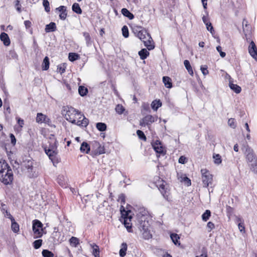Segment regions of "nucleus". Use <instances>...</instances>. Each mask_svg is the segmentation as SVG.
<instances>
[{
	"label": "nucleus",
	"mask_w": 257,
	"mask_h": 257,
	"mask_svg": "<svg viewBox=\"0 0 257 257\" xmlns=\"http://www.w3.org/2000/svg\"><path fill=\"white\" fill-rule=\"evenodd\" d=\"M13 180V174L7 163H3L0 170V181L5 185L11 184Z\"/></svg>",
	"instance_id": "obj_2"
},
{
	"label": "nucleus",
	"mask_w": 257,
	"mask_h": 257,
	"mask_svg": "<svg viewBox=\"0 0 257 257\" xmlns=\"http://www.w3.org/2000/svg\"><path fill=\"white\" fill-rule=\"evenodd\" d=\"M56 11H59L60 14L59 15L60 19L64 20L66 19L67 15L66 7L64 6H61L56 9Z\"/></svg>",
	"instance_id": "obj_12"
},
{
	"label": "nucleus",
	"mask_w": 257,
	"mask_h": 257,
	"mask_svg": "<svg viewBox=\"0 0 257 257\" xmlns=\"http://www.w3.org/2000/svg\"><path fill=\"white\" fill-rule=\"evenodd\" d=\"M226 211L228 215L230 216L233 213V209L229 206H226Z\"/></svg>",
	"instance_id": "obj_59"
},
{
	"label": "nucleus",
	"mask_w": 257,
	"mask_h": 257,
	"mask_svg": "<svg viewBox=\"0 0 257 257\" xmlns=\"http://www.w3.org/2000/svg\"><path fill=\"white\" fill-rule=\"evenodd\" d=\"M80 151L81 153L88 154L90 151V147L87 143L83 142L81 145Z\"/></svg>",
	"instance_id": "obj_14"
},
{
	"label": "nucleus",
	"mask_w": 257,
	"mask_h": 257,
	"mask_svg": "<svg viewBox=\"0 0 257 257\" xmlns=\"http://www.w3.org/2000/svg\"><path fill=\"white\" fill-rule=\"evenodd\" d=\"M235 120L234 118H230L228 119V124L231 127L234 128L236 127Z\"/></svg>",
	"instance_id": "obj_50"
},
{
	"label": "nucleus",
	"mask_w": 257,
	"mask_h": 257,
	"mask_svg": "<svg viewBox=\"0 0 257 257\" xmlns=\"http://www.w3.org/2000/svg\"><path fill=\"white\" fill-rule=\"evenodd\" d=\"M43 6L46 12L49 13L50 12V3L48 0H43Z\"/></svg>",
	"instance_id": "obj_43"
},
{
	"label": "nucleus",
	"mask_w": 257,
	"mask_h": 257,
	"mask_svg": "<svg viewBox=\"0 0 257 257\" xmlns=\"http://www.w3.org/2000/svg\"><path fill=\"white\" fill-rule=\"evenodd\" d=\"M250 169L254 173L257 172V157L251 148H247L246 153H244Z\"/></svg>",
	"instance_id": "obj_3"
},
{
	"label": "nucleus",
	"mask_w": 257,
	"mask_h": 257,
	"mask_svg": "<svg viewBox=\"0 0 257 257\" xmlns=\"http://www.w3.org/2000/svg\"><path fill=\"white\" fill-rule=\"evenodd\" d=\"M127 244L125 242H123L121 244V247L119 250V255L121 257H124L126 254V251L127 250Z\"/></svg>",
	"instance_id": "obj_24"
},
{
	"label": "nucleus",
	"mask_w": 257,
	"mask_h": 257,
	"mask_svg": "<svg viewBox=\"0 0 257 257\" xmlns=\"http://www.w3.org/2000/svg\"><path fill=\"white\" fill-rule=\"evenodd\" d=\"M70 245L73 247H76L79 244V239L75 237L72 236L69 239Z\"/></svg>",
	"instance_id": "obj_32"
},
{
	"label": "nucleus",
	"mask_w": 257,
	"mask_h": 257,
	"mask_svg": "<svg viewBox=\"0 0 257 257\" xmlns=\"http://www.w3.org/2000/svg\"><path fill=\"white\" fill-rule=\"evenodd\" d=\"M163 81L165 86L168 88H171L172 87L171 79L168 76H164L163 77Z\"/></svg>",
	"instance_id": "obj_21"
},
{
	"label": "nucleus",
	"mask_w": 257,
	"mask_h": 257,
	"mask_svg": "<svg viewBox=\"0 0 257 257\" xmlns=\"http://www.w3.org/2000/svg\"><path fill=\"white\" fill-rule=\"evenodd\" d=\"M23 166L27 170L28 176L31 178L37 177L35 172L34 171L33 163L31 160L24 162Z\"/></svg>",
	"instance_id": "obj_6"
},
{
	"label": "nucleus",
	"mask_w": 257,
	"mask_h": 257,
	"mask_svg": "<svg viewBox=\"0 0 257 257\" xmlns=\"http://www.w3.org/2000/svg\"><path fill=\"white\" fill-rule=\"evenodd\" d=\"M206 29L207 30L209 31L211 34L213 35L214 33H215V32H214V29H213V26H212V24L210 22V23H208V24H207L206 25Z\"/></svg>",
	"instance_id": "obj_51"
},
{
	"label": "nucleus",
	"mask_w": 257,
	"mask_h": 257,
	"mask_svg": "<svg viewBox=\"0 0 257 257\" xmlns=\"http://www.w3.org/2000/svg\"><path fill=\"white\" fill-rule=\"evenodd\" d=\"M121 12L123 16L127 17L130 20H133L134 18V15L126 8H122Z\"/></svg>",
	"instance_id": "obj_18"
},
{
	"label": "nucleus",
	"mask_w": 257,
	"mask_h": 257,
	"mask_svg": "<svg viewBox=\"0 0 257 257\" xmlns=\"http://www.w3.org/2000/svg\"><path fill=\"white\" fill-rule=\"evenodd\" d=\"M122 34L124 38H127L129 36L128 28L126 26H123L121 29Z\"/></svg>",
	"instance_id": "obj_46"
},
{
	"label": "nucleus",
	"mask_w": 257,
	"mask_h": 257,
	"mask_svg": "<svg viewBox=\"0 0 257 257\" xmlns=\"http://www.w3.org/2000/svg\"><path fill=\"white\" fill-rule=\"evenodd\" d=\"M184 64L186 69L187 70L188 73L190 75H192L193 74V72L189 61L187 60H185L184 62Z\"/></svg>",
	"instance_id": "obj_33"
},
{
	"label": "nucleus",
	"mask_w": 257,
	"mask_h": 257,
	"mask_svg": "<svg viewBox=\"0 0 257 257\" xmlns=\"http://www.w3.org/2000/svg\"><path fill=\"white\" fill-rule=\"evenodd\" d=\"M83 36L85 38L86 41V45L89 46L92 44V40L89 34L87 32H84L83 33Z\"/></svg>",
	"instance_id": "obj_31"
},
{
	"label": "nucleus",
	"mask_w": 257,
	"mask_h": 257,
	"mask_svg": "<svg viewBox=\"0 0 257 257\" xmlns=\"http://www.w3.org/2000/svg\"><path fill=\"white\" fill-rule=\"evenodd\" d=\"M96 127L98 131L103 132L106 130L107 126L103 122H97L96 124Z\"/></svg>",
	"instance_id": "obj_38"
},
{
	"label": "nucleus",
	"mask_w": 257,
	"mask_h": 257,
	"mask_svg": "<svg viewBox=\"0 0 257 257\" xmlns=\"http://www.w3.org/2000/svg\"><path fill=\"white\" fill-rule=\"evenodd\" d=\"M170 237L171 240H172L173 242L175 244L180 245V243L179 242L178 240L180 239V237L179 235L176 233H172L170 235Z\"/></svg>",
	"instance_id": "obj_29"
},
{
	"label": "nucleus",
	"mask_w": 257,
	"mask_h": 257,
	"mask_svg": "<svg viewBox=\"0 0 257 257\" xmlns=\"http://www.w3.org/2000/svg\"><path fill=\"white\" fill-rule=\"evenodd\" d=\"M248 52L252 58L257 60V48L252 41H251L248 46Z\"/></svg>",
	"instance_id": "obj_10"
},
{
	"label": "nucleus",
	"mask_w": 257,
	"mask_h": 257,
	"mask_svg": "<svg viewBox=\"0 0 257 257\" xmlns=\"http://www.w3.org/2000/svg\"><path fill=\"white\" fill-rule=\"evenodd\" d=\"M139 55L142 60H144L149 56V52L147 49L144 48L139 52Z\"/></svg>",
	"instance_id": "obj_23"
},
{
	"label": "nucleus",
	"mask_w": 257,
	"mask_h": 257,
	"mask_svg": "<svg viewBox=\"0 0 257 257\" xmlns=\"http://www.w3.org/2000/svg\"><path fill=\"white\" fill-rule=\"evenodd\" d=\"M72 11L77 14H82V10L79 6V5L77 3H74L72 7Z\"/></svg>",
	"instance_id": "obj_28"
},
{
	"label": "nucleus",
	"mask_w": 257,
	"mask_h": 257,
	"mask_svg": "<svg viewBox=\"0 0 257 257\" xmlns=\"http://www.w3.org/2000/svg\"><path fill=\"white\" fill-rule=\"evenodd\" d=\"M5 213V216L10 218L11 220H12V219H14V218L12 216V215L11 214V213L8 212V210H6Z\"/></svg>",
	"instance_id": "obj_63"
},
{
	"label": "nucleus",
	"mask_w": 257,
	"mask_h": 257,
	"mask_svg": "<svg viewBox=\"0 0 257 257\" xmlns=\"http://www.w3.org/2000/svg\"><path fill=\"white\" fill-rule=\"evenodd\" d=\"M137 134L140 139L146 141L147 138L143 132L141 130H138L137 131Z\"/></svg>",
	"instance_id": "obj_48"
},
{
	"label": "nucleus",
	"mask_w": 257,
	"mask_h": 257,
	"mask_svg": "<svg viewBox=\"0 0 257 257\" xmlns=\"http://www.w3.org/2000/svg\"><path fill=\"white\" fill-rule=\"evenodd\" d=\"M16 119L17 120V123L19 125V126L21 128L23 127V125H24V120L20 117H17Z\"/></svg>",
	"instance_id": "obj_57"
},
{
	"label": "nucleus",
	"mask_w": 257,
	"mask_h": 257,
	"mask_svg": "<svg viewBox=\"0 0 257 257\" xmlns=\"http://www.w3.org/2000/svg\"><path fill=\"white\" fill-rule=\"evenodd\" d=\"M11 229L15 233H18L19 231V225L17 223L15 219L11 220Z\"/></svg>",
	"instance_id": "obj_26"
},
{
	"label": "nucleus",
	"mask_w": 257,
	"mask_h": 257,
	"mask_svg": "<svg viewBox=\"0 0 257 257\" xmlns=\"http://www.w3.org/2000/svg\"><path fill=\"white\" fill-rule=\"evenodd\" d=\"M115 110L118 114H122L124 110V108L121 105L118 104L115 107Z\"/></svg>",
	"instance_id": "obj_49"
},
{
	"label": "nucleus",
	"mask_w": 257,
	"mask_h": 257,
	"mask_svg": "<svg viewBox=\"0 0 257 257\" xmlns=\"http://www.w3.org/2000/svg\"><path fill=\"white\" fill-rule=\"evenodd\" d=\"M78 92L81 96H84L88 93V89L83 86H80L78 88Z\"/></svg>",
	"instance_id": "obj_34"
},
{
	"label": "nucleus",
	"mask_w": 257,
	"mask_h": 257,
	"mask_svg": "<svg viewBox=\"0 0 257 257\" xmlns=\"http://www.w3.org/2000/svg\"><path fill=\"white\" fill-rule=\"evenodd\" d=\"M105 153V149L103 146H101L99 143L94 141L93 143V148L90 155L93 157Z\"/></svg>",
	"instance_id": "obj_5"
},
{
	"label": "nucleus",
	"mask_w": 257,
	"mask_h": 257,
	"mask_svg": "<svg viewBox=\"0 0 257 257\" xmlns=\"http://www.w3.org/2000/svg\"><path fill=\"white\" fill-rule=\"evenodd\" d=\"M211 216V212L209 210H206L202 215V219L203 221H206Z\"/></svg>",
	"instance_id": "obj_41"
},
{
	"label": "nucleus",
	"mask_w": 257,
	"mask_h": 257,
	"mask_svg": "<svg viewBox=\"0 0 257 257\" xmlns=\"http://www.w3.org/2000/svg\"><path fill=\"white\" fill-rule=\"evenodd\" d=\"M0 39L5 46H8L10 45L11 43L10 40L7 33L5 32L2 33L0 35Z\"/></svg>",
	"instance_id": "obj_13"
},
{
	"label": "nucleus",
	"mask_w": 257,
	"mask_h": 257,
	"mask_svg": "<svg viewBox=\"0 0 257 257\" xmlns=\"http://www.w3.org/2000/svg\"><path fill=\"white\" fill-rule=\"evenodd\" d=\"M149 34H150L146 30L143 29H141V31H139L137 37L143 41V40L147 38V36Z\"/></svg>",
	"instance_id": "obj_19"
},
{
	"label": "nucleus",
	"mask_w": 257,
	"mask_h": 257,
	"mask_svg": "<svg viewBox=\"0 0 257 257\" xmlns=\"http://www.w3.org/2000/svg\"><path fill=\"white\" fill-rule=\"evenodd\" d=\"M90 246L92 249V253L94 257H100V251L98 246L95 243L90 244Z\"/></svg>",
	"instance_id": "obj_16"
},
{
	"label": "nucleus",
	"mask_w": 257,
	"mask_h": 257,
	"mask_svg": "<svg viewBox=\"0 0 257 257\" xmlns=\"http://www.w3.org/2000/svg\"><path fill=\"white\" fill-rule=\"evenodd\" d=\"M42 254L43 257H54V253L48 249H44Z\"/></svg>",
	"instance_id": "obj_42"
},
{
	"label": "nucleus",
	"mask_w": 257,
	"mask_h": 257,
	"mask_svg": "<svg viewBox=\"0 0 257 257\" xmlns=\"http://www.w3.org/2000/svg\"><path fill=\"white\" fill-rule=\"evenodd\" d=\"M237 221L238 222V227L240 232H244L245 228L243 223V220L240 217L237 218Z\"/></svg>",
	"instance_id": "obj_36"
},
{
	"label": "nucleus",
	"mask_w": 257,
	"mask_h": 257,
	"mask_svg": "<svg viewBox=\"0 0 257 257\" xmlns=\"http://www.w3.org/2000/svg\"><path fill=\"white\" fill-rule=\"evenodd\" d=\"M216 50L219 53L220 56L222 58H224L225 56L226 53L222 51V48L221 46H218L216 47Z\"/></svg>",
	"instance_id": "obj_53"
},
{
	"label": "nucleus",
	"mask_w": 257,
	"mask_h": 257,
	"mask_svg": "<svg viewBox=\"0 0 257 257\" xmlns=\"http://www.w3.org/2000/svg\"><path fill=\"white\" fill-rule=\"evenodd\" d=\"M152 147L157 154L165 155L166 151L163 147L161 142L159 140H156L152 143Z\"/></svg>",
	"instance_id": "obj_8"
},
{
	"label": "nucleus",
	"mask_w": 257,
	"mask_h": 257,
	"mask_svg": "<svg viewBox=\"0 0 257 257\" xmlns=\"http://www.w3.org/2000/svg\"><path fill=\"white\" fill-rule=\"evenodd\" d=\"M46 117V115L43 114L42 113H38L36 117V121L38 123H43L44 122Z\"/></svg>",
	"instance_id": "obj_35"
},
{
	"label": "nucleus",
	"mask_w": 257,
	"mask_h": 257,
	"mask_svg": "<svg viewBox=\"0 0 257 257\" xmlns=\"http://www.w3.org/2000/svg\"><path fill=\"white\" fill-rule=\"evenodd\" d=\"M229 86L230 88L233 91H234L235 93H239L241 92V87L237 85V84H233L230 82Z\"/></svg>",
	"instance_id": "obj_22"
},
{
	"label": "nucleus",
	"mask_w": 257,
	"mask_h": 257,
	"mask_svg": "<svg viewBox=\"0 0 257 257\" xmlns=\"http://www.w3.org/2000/svg\"><path fill=\"white\" fill-rule=\"evenodd\" d=\"M66 66L65 63H63L58 66L57 71L61 74L65 71Z\"/></svg>",
	"instance_id": "obj_45"
},
{
	"label": "nucleus",
	"mask_w": 257,
	"mask_h": 257,
	"mask_svg": "<svg viewBox=\"0 0 257 257\" xmlns=\"http://www.w3.org/2000/svg\"><path fill=\"white\" fill-rule=\"evenodd\" d=\"M143 42L144 44V45L147 48V49L149 50H153L155 46L154 45V43H152L153 39L150 34L148 35L147 36V38L143 40Z\"/></svg>",
	"instance_id": "obj_11"
},
{
	"label": "nucleus",
	"mask_w": 257,
	"mask_h": 257,
	"mask_svg": "<svg viewBox=\"0 0 257 257\" xmlns=\"http://www.w3.org/2000/svg\"><path fill=\"white\" fill-rule=\"evenodd\" d=\"M125 197L124 194H121L119 195V196L118 197V201H120L121 205H122L125 203Z\"/></svg>",
	"instance_id": "obj_55"
},
{
	"label": "nucleus",
	"mask_w": 257,
	"mask_h": 257,
	"mask_svg": "<svg viewBox=\"0 0 257 257\" xmlns=\"http://www.w3.org/2000/svg\"><path fill=\"white\" fill-rule=\"evenodd\" d=\"M156 120V119L152 115H147L140 120V124L142 126H145L146 125L149 126Z\"/></svg>",
	"instance_id": "obj_9"
},
{
	"label": "nucleus",
	"mask_w": 257,
	"mask_h": 257,
	"mask_svg": "<svg viewBox=\"0 0 257 257\" xmlns=\"http://www.w3.org/2000/svg\"><path fill=\"white\" fill-rule=\"evenodd\" d=\"M44 123L47 124L49 126H52V121H51V119L49 117H48L47 116L44 121Z\"/></svg>",
	"instance_id": "obj_62"
},
{
	"label": "nucleus",
	"mask_w": 257,
	"mask_h": 257,
	"mask_svg": "<svg viewBox=\"0 0 257 257\" xmlns=\"http://www.w3.org/2000/svg\"><path fill=\"white\" fill-rule=\"evenodd\" d=\"M45 30L46 33L55 31L56 30V24L54 22H51L46 26Z\"/></svg>",
	"instance_id": "obj_17"
},
{
	"label": "nucleus",
	"mask_w": 257,
	"mask_h": 257,
	"mask_svg": "<svg viewBox=\"0 0 257 257\" xmlns=\"http://www.w3.org/2000/svg\"><path fill=\"white\" fill-rule=\"evenodd\" d=\"M79 57V55L75 53H70L68 56L69 60L71 62L78 60Z\"/></svg>",
	"instance_id": "obj_40"
},
{
	"label": "nucleus",
	"mask_w": 257,
	"mask_h": 257,
	"mask_svg": "<svg viewBox=\"0 0 257 257\" xmlns=\"http://www.w3.org/2000/svg\"><path fill=\"white\" fill-rule=\"evenodd\" d=\"M42 240L40 239L35 240L33 243L34 247L35 249L39 248L42 245Z\"/></svg>",
	"instance_id": "obj_44"
},
{
	"label": "nucleus",
	"mask_w": 257,
	"mask_h": 257,
	"mask_svg": "<svg viewBox=\"0 0 257 257\" xmlns=\"http://www.w3.org/2000/svg\"><path fill=\"white\" fill-rule=\"evenodd\" d=\"M186 162V158L184 156H181L179 159V163L181 164H185Z\"/></svg>",
	"instance_id": "obj_64"
},
{
	"label": "nucleus",
	"mask_w": 257,
	"mask_h": 257,
	"mask_svg": "<svg viewBox=\"0 0 257 257\" xmlns=\"http://www.w3.org/2000/svg\"><path fill=\"white\" fill-rule=\"evenodd\" d=\"M49 59L47 56H46L43 59L42 68L43 70H47L49 68Z\"/></svg>",
	"instance_id": "obj_25"
},
{
	"label": "nucleus",
	"mask_w": 257,
	"mask_h": 257,
	"mask_svg": "<svg viewBox=\"0 0 257 257\" xmlns=\"http://www.w3.org/2000/svg\"><path fill=\"white\" fill-rule=\"evenodd\" d=\"M83 116V118L82 120H78L76 121V124L79 126H85L86 127L89 123L88 119L86 118L84 116Z\"/></svg>",
	"instance_id": "obj_27"
},
{
	"label": "nucleus",
	"mask_w": 257,
	"mask_h": 257,
	"mask_svg": "<svg viewBox=\"0 0 257 257\" xmlns=\"http://www.w3.org/2000/svg\"><path fill=\"white\" fill-rule=\"evenodd\" d=\"M43 224L38 219H35L32 222V229L34 232V238H40L43 236Z\"/></svg>",
	"instance_id": "obj_4"
},
{
	"label": "nucleus",
	"mask_w": 257,
	"mask_h": 257,
	"mask_svg": "<svg viewBox=\"0 0 257 257\" xmlns=\"http://www.w3.org/2000/svg\"><path fill=\"white\" fill-rule=\"evenodd\" d=\"M201 71L204 75H206L208 74V71L207 70V66L206 65L201 66Z\"/></svg>",
	"instance_id": "obj_54"
},
{
	"label": "nucleus",
	"mask_w": 257,
	"mask_h": 257,
	"mask_svg": "<svg viewBox=\"0 0 257 257\" xmlns=\"http://www.w3.org/2000/svg\"><path fill=\"white\" fill-rule=\"evenodd\" d=\"M198 256L200 257H208L206 248L205 247H203L201 249V254Z\"/></svg>",
	"instance_id": "obj_56"
},
{
	"label": "nucleus",
	"mask_w": 257,
	"mask_h": 257,
	"mask_svg": "<svg viewBox=\"0 0 257 257\" xmlns=\"http://www.w3.org/2000/svg\"><path fill=\"white\" fill-rule=\"evenodd\" d=\"M207 227L209 229L208 232H210L215 227V225L213 222L209 221L207 223Z\"/></svg>",
	"instance_id": "obj_58"
},
{
	"label": "nucleus",
	"mask_w": 257,
	"mask_h": 257,
	"mask_svg": "<svg viewBox=\"0 0 257 257\" xmlns=\"http://www.w3.org/2000/svg\"><path fill=\"white\" fill-rule=\"evenodd\" d=\"M124 221H123V224L124 226L126 227L127 230L129 232H132V224L130 223V221L131 220V217L129 218L127 216H124Z\"/></svg>",
	"instance_id": "obj_15"
},
{
	"label": "nucleus",
	"mask_w": 257,
	"mask_h": 257,
	"mask_svg": "<svg viewBox=\"0 0 257 257\" xmlns=\"http://www.w3.org/2000/svg\"><path fill=\"white\" fill-rule=\"evenodd\" d=\"M10 138L11 140V143L13 145H15L16 143V139L15 136L13 134H10Z\"/></svg>",
	"instance_id": "obj_61"
},
{
	"label": "nucleus",
	"mask_w": 257,
	"mask_h": 257,
	"mask_svg": "<svg viewBox=\"0 0 257 257\" xmlns=\"http://www.w3.org/2000/svg\"><path fill=\"white\" fill-rule=\"evenodd\" d=\"M213 158L214 159V162L215 164L219 165L221 163V157L219 154H214L213 155Z\"/></svg>",
	"instance_id": "obj_39"
},
{
	"label": "nucleus",
	"mask_w": 257,
	"mask_h": 257,
	"mask_svg": "<svg viewBox=\"0 0 257 257\" xmlns=\"http://www.w3.org/2000/svg\"><path fill=\"white\" fill-rule=\"evenodd\" d=\"M162 106V102L160 100H155L153 101L151 103L152 108L156 111L157 109Z\"/></svg>",
	"instance_id": "obj_20"
},
{
	"label": "nucleus",
	"mask_w": 257,
	"mask_h": 257,
	"mask_svg": "<svg viewBox=\"0 0 257 257\" xmlns=\"http://www.w3.org/2000/svg\"><path fill=\"white\" fill-rule=\"evenodd\" d=\"M63 176H59L57 178V182L58 183L62 186H63L65 185V183L62 181V179H63Z\"/></svg>",
	"instance_id": "obj_60"
},
{
	"label": "nucleus",
	"mask_w": 257,
	"mask_h": 257,
	"mask_svg": "<svg viewBox=\"0 0 257 257\" xmlns=\"http://www.w3.org/2000/svg\"><path fill=\"white\" fill-rule=\"evenodd\" d=\"M65 118L67 120L69 121V122H71L73 124H76V120L75 119L74 117L72 116L71 114H65Z\"/></svg>",
	"instance_id": "obj_47"
},
{
	"label": "nucleus",
	"mask_w": 257,
	"mask_h": 257,
	"mask_svg": "<svg viewBox=\"0 0 257 257\" xmlns=\"http://www.w3.org/2000/svg\"><path fill=\"white\" fill-rule=\"evenodd\" d=\"M202 180L204 185V187H207L212 181V176L210 174L209 171L206 169H202Z\"/></svg>",
	"instance_id": "obj_7"
},
{
	"label": "nucleus",
	"mask_w": 257,
	"mask_h": 257,
	"mask_svg": "<svg viewBox=\"0 0 257 257\" xmlns=\"http://www.w3.org/2000/svg\"><path fill=\"white\" fill-rule=\"evenodd\" d=\"M68 109L66 110V113L65 114H71L72 115V114H77L80 115V112H79L78 110H76V109L72 107H68Z\"/></svg>",
	"instance_id": "obj_37"
},
{
	"label": "nucleus",
	"mask_w": 257,
	"mask_h": 257,
	"mask_svg": "<svg viewBox=\"0 0 257 257\" xmlns=\"http://www.w3.org/2000/svg\"><path fill=\"white\" fill-rule=\"evenodd\" d=\"M45 151L46 154L49 156V158L51 160L53 159V157H54L57 154V152H55V150H53V149H45Z\"/></svg>",
	"instance_id": "obj_30"
},
{
	"label": "nucleus",
	"mask_w": 257,
	"mask_h": 257,
	"mask_svg": "<svg viewBox=\"0 0 257 257\" xmlns=\"http://www.w3.org/2000/svg\"><path fill=\"white\" fill-rule=\"evenodd\" d=\"M120 211L121 212V214L122 216H128V211H126L124 207L122 205H121L120 208Z\"/></svg>",
	"instance_id": "obj_52"
},
{
	"label": "nucleus",
	"mask_w": 257,
	"mask_h": 257,
	"mask_svg": "<svg viewBox=\"0 0 257 257\" xmlns=\"http://www.w3.org/2000/svg\"><path fill=\"white\" fill-rule=\"evenodd\" d=\"M138 216V227L142 233V237L146 240L152 237L150 231L151 217L148 211L145 209H141Z\"/></svg>",
	"instance_id": "obj_1"
}]
</instances>
